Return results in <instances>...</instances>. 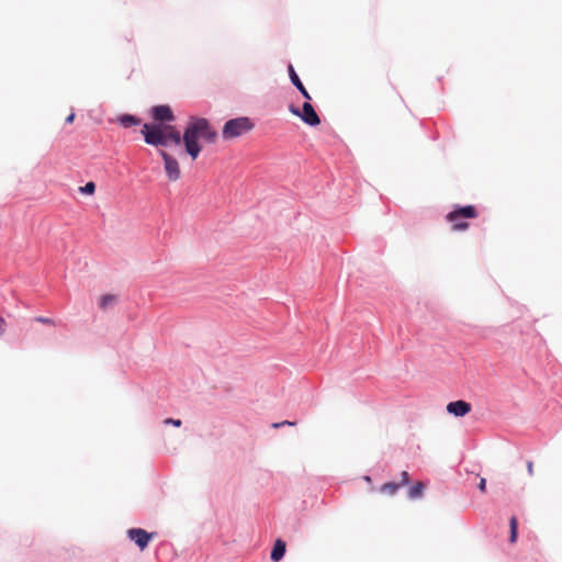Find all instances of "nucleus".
Returning <instances> with one entry per match:
<instances>
[{"mask_svg": "<svg viewBox=\"0 0 562 562\" xmlns=\"http://www.w3.org/2000/svg\"><path fill=\"white\" fill-rule=\"evenodd\" d=\"M217 137L218 132L209 119L191 115L183 128V151L195 161L203 150L202 140L214 144Z\"/></svg>", "mask_w": 562, "mask_h": 562, "instance_id": "1", "label": "nucleus"}, {"mask_svg": "<svg viewBox=\"0 0 562 562\" xmlns=\"http://www.w3.org/2000/svg\"><path fill=\"white\" fill-rule=\"evenodd\" d=\"M150 121L142 125L140 134L143 139L155 137L156 133L162 132V127L175 123L177 116L169 104H156L149 109Z\"/></svg>", "mask_w": 562, "mask_h": 562, "instance_id": "2", "label": "nucleus"}, {"mask_svg": "<svg viewBox=\"0 0 562 562\" xmlns=\"http://www.w3.org/2000/svg\"><path fill=\"white\" fill-rule=\"evenodd\" d=\"M479 216V211L473 204H456L453 209L447 213L446 220L451 224L454 232H464L469 228L468 220H473Z\"/></svg>", "mask_w": 562, "mask_h": 562, "instance_id": "3", "label": "nucleus"}, {"mask_svg": "<svg viewBox=\"0 0 562 562\" xmlns=\"http://www.w3.org/2000/svg\"><path fill=\"white\" fill-rule=\"evenodd\" d=\"M255 128V122L249 116H236L224 122L221 130L223 140H233L241 137Z\"/></svg>", "mask_w": 562, "mask_h": 562, "instance_id": "4", "label": "nucleus"}, {"mask_svg": "<svg viewBox=\"0 0 562 562\" xmlns=\"http://www.w3.org/2000/svg\"><path fill=\"white\" fill-rule=\"evenodd\" d=\"M143 140L146 145L153 146L155 148H166L170 145L183 147V132L181 133V131L173 123H170L162 127V132L156 133L154 138L146 137Z\"/></svg>", "mask_w": 562, "mask_h": 562, "instance_id": "5", "label": "nucleus"}, {"mask_svg": "<svg viewBox=\"0 0 562 562\" xmlns=\"http://www.w3.org/2000/svg\"><path fill=\"white\" fill-rule=\"evenodd\" d=\"M157 536L156 531H147L140 527H132L126 531V538L133 542L139 551H145L150 541Z\"/></svg>", "mask_w": 562, "mask_h": 562, "instance_id": "6", "label": "nucleus"}, {"mask_svg": "<svg viewBox=\"0 0 562 562\" xmlns=\"http://www.w3.org/2000/svg\"><path fill=\"white\" fill-rule=\"evenodd\" d=\"M300 120L310 127H317L321 125L322 121L319 114L312 104V97H305L302 104Z\"/></svg>", "mask_w": 562, "mask_h": 562, "instance_id": "7", "label": "nucleus"}, {"mask_svg": "<svg viewBox=\"0 0 562 562\" xmlns=\"http://www.w3.org/2000/svg\"><path fill=\"white\" fill-rule=\"evenodd\" d=\"M158 154L164 161V170L167 178L170 181H177L181 175L178 160L164 149H158Z\"/></svg>", "mask_w": 562, "mask_h": 562, "instance_id": "8", "label": "nucleus"}, {"mask_svg": "<svg viewBox=\"0 0 562 562\" xmlns=\"http://www.w3.org/2000/svg\"><path fill=\"white\" fill-rule=\"evenodd\" d=\"M446 411L449 415L461 418L472 411V404L465 400H456L447 404Z\"/></svg>", "mask_w": 562, "mask_h": 562, "instance_id": "9", "label": "nucleus"}, {"mask_svg": "<svg viewBox=\"0 0 562 562\" xmlns=\"http://www.w3.org/2000/svg\"><path fill=\"white\" fill-rule=\"evenodd\" d=\"M286 69H288V75H289V79H290L291 83L296 88V90L300 92L302 98L305 99V97H311L310 92L303 85L301 78L299 77L297 72L295 71V69L291 63L288 64Z\"/></svg>", "mask_w": 562, "mask_h": 562, "instance_id": "10", "label": "nucleus"}, {"mask_svg": "<svg viewBox=\"0 0 562 562\" xmlns=\"http://www.w3.org/2000/svg\"><path fill=\"white\" fill-rule=\"evenodd\" d=\"M115 122L123 128H131L140 125L142 119L136 114L122 113L116 115Z\"/></svg>", "mask_w": 562, "mask_h": 562, "instance_id": "11", "label": "nucleus"}, {"mask_svg": "<svg viewBox=\"0 0 562 562\" xmlns=\"http://www.w3.org/2000/svg\"><path fill=\"white\" fill-rule=\"evenodd\" d=\"M286 553V542L281 538L276 539L270 551V560L272 562L281 561Z\"/></svg>", "mask_w": 562, "mask_h": 562, "instance_id": "12", "label": "nucleus"}, {"mask_svg": "<svg viewBox=\"0 0 562 562\" xmlns=\"http://www.w3.org/2000/svg\"><path fill=\"white\" fill-rule=\"evenodd\" d=\"M407 497L412 501L420 499L426 491V483L416 481L407 485Z\"/></svg>", "mask_w": 562, "mask_h": 562, "instance_id": "13", "label": "nucleus"}, {"mask_svg": "<svg viewBox=\"0 0 562 562\" xmlns=\"http://www.w3.org/2000/svg\"><path fill=\"white\" fill-rule=\"evenodd\" d=\"M403 487V483H398L396 481H387V482H384L380 487H379V492L382 493V494H387V495H395L401 488Z\"/></svg>", "mask_w": 562, "mask_h": 562, "instance_id": "14", "label": "nucleus"}, {"mask_svg": "<svg viewBox=\"0 0 562 562\" xmlns=\"http://www.w3.org/2000/svg\"><path fill=\"white\" fill-rule=\"evenodd\" d=\"M518 529H519L518 518L515 515H512L509 518V536H508L509 543L517 542L518 535H519Z\"/></svg>", "mask_w": 562, "mask_h": 562, "instance_id": "15", "label": "nucleus"}, {"mask_svg": "<svg viewBox=\"0 0 562 562\" xmlns=\"http://www.w3.org/2000/svg\"><path fill=\"white\" fill-rule=\"evenodd\" d=\"M95 189H97V184L94 181H88L86 182V184L81 186L78 188V192L81 194V195H93L94 192H95Z\"/></svg>", "mask_w": 562, "mask_h": 562, "instance_id": "16", "label": "nucleus"}, {"mask_svg": "<svg viewBox=\"0 0 562 562\" xmlns=\"http://www.w3.org/2000/svg\"><path fill=\"white\" fill-rule=\"evenodd\" d=\"M115 301H116V295L111 294V293L102 294L99 299V307L102 310H105L108 306H110Z\"/></svg>", "mask_w": 562, "mask_h": 562, "instance_id": "17", "label": "nucleus"}, {"mask_svg": "<svg viewBox=\"0 0 562 562\" xmlns=\"http://www.w3.org/2000/svg\"><path fill=\"white\" fill-rule=\"evenodd\" d=\"M162 423L165 425H171L173 427H180L182 425V420L181 419L172 418V417L165 418Z\"/></svg>", "mask_w": 562, "mask_h": 562, "instance_id": "18", "label": "nucleus"}, {"mask_svg": "<svg viewBox=\"0 0 562 562\" xmlns=\"http://www.w3.org/2000/svg\"><path fill=\"white\" fill-rule=\"evenodd\" d=\"M398 483H403V486H407L411 483V474L407 471L401 472V480Z\"/></svg>", "mask_w": 562, "mask_h": 562, "instance_id": "19", "label": "nucleus"}, {"mask_svg": "<svg viewBox=\"0 0 562 562\" xmlns=\"http://www.w3.org/2000/svg\"><path fill=\"white\" fill-rule=\"evenodd\" d=\"M288 110L291 114H293L294 116H297L300 119L302 108H299L294 103H290L288 106Z\"/></svg>", "mask_w": 562, "mask_h": 562, "instance_id": "20", "label": "nucleus"}, {"mask_svg": "<svg viewBox=\"0 0 562 562\" xmlns=\"http://www.w3.org/2000/svg\"><path fill=\"white\" fill-rule=\"evenodd\" d=\"M35 321L38 322V323H42V324H46V325H54L55 324L53 318L46 317V316H37V317H35Z\"/></svg>", "mask_w": 562, "mask_h": 562, "instance_id": "21", "label": "nucleus"}, {"mask_svg": "<svg viewBox=\"0 0 562 562\" xmlns=\"http://www.w3.org/2000/svg\"><path fill=\"white\" fill-rule=\"evenodd\" d=\"M486 484H487V481L485 477H481L479 483L476 484V488L482 492V493H485L486 492Z\"/></svg>", "mask_w": 562, "mask_h": 562, "instance_id": "22", "label": "nucleus"}, {"mask_svg": "<svg viewBox=\"0 0 562 562\" xmlns=\"http://www.w3.org/2000/svg\"><path fill=\"white\" fill-rule=\"evenodd\" d=\"M76 114L71 111L65 119V124H71L75 121Z\"/></svg>", "mask_w": 562, "mask_h": 562, "instance_id": "23", "label": "nucleus"}, {"mask_svg": "<svg viewBox=\"0 0 562 562\" xmlns=\"http://www.w3.org/2000/svg\"><path fill=\"white\" fill-rule=\"evenodd\" d=\"M5 331V321L0 316V336Z\"/></svg>", "mask_w": 562, "mask_h": 562, "instance_id": "24", "label": "nucleus"}, {"mask_svg": "<svg viewBox=\"0 0 562 562\" xmlns=\"http://www.w3.org/2000/svg\"><path fill=\"white\" fill-rule=\"evenodd\" d=\"M282 426H295L296 425V422L295 420H282L280 422Z\"/></svg>", "mask_w": 562, "mask_h": 562, "instance_id": "25", "label": "nucleus"}, {"mask_svg": "<svg viewBox=\"0 0 562 562\" xmlns=\"http://www.w3.org/2000/svg\"><path fill=\"white\" fill-rule=\"evenodd\" d=\"M527 470H528V473L530 475H532V473H533V463H532V461H528L527 462Z\"/></svg>", "mask_w": 562, "mask_h": 562, "instance_id": "26", "label": "nucleus"}, {"mask_svg": "<svg viewBox=\"0 0 562 562\" xmlns=\"http://www.w3.org/2000/svg\"><path fill=\"white\" fill-rule=\"evenodd\" d=\"M271 427H272V428H274V429H278V428H281V427H283V426L281 425V423H280V422H276V423H272V424H271Z\"/></svg>", "mask_w": 562, "mask_h": 562, "instance_id": "27", "label": "nucleus"}, {"mask_svg": "<svg viewBox=\"0 0 562 562\" xmlns=\"http://www.w3.org/2000/svg\"><path fill=\"white\" fill-rule=\"evenodd\" d=\"M362 480L366 481L367 483H372V477L370 475H363Z\"/></svg>", "mask_w": 562, "mask_h": 562, "instance_id": "28", "label": "nucleus"}]
</instances>
